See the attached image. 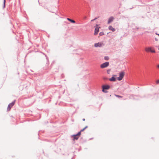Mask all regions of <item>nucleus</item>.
Returning a JSON list of instances; mask_svg holds the SVG:
<instances>
[{
    "mask_svg": "<svg viewBox=\"0 0 159 159\" xmlns=\"http://www.w3.org/2000/svg\"><path fill=\"white\" fill-rule=\"evenodd\" d=\"M83 121H85V119H83Z\"/></svg>",
    "mask_w": 159,
    "mask_h": 159,
    "instance_id": "412c9836",
    "label": "nucleus"
},
{
    "mask_svg": "<svg viewBox=\"0 0 159 159\" xmlns=\"http://www.w3.org/2000/svg\"><path fill=\"white\" fill-rule=\"evenodd\" d=\"M88 127V126H86L85 128H83L81 130L80 132V133L81 132L83 131L86 128Z\"/></svg>",
    "mask_w": 159,
    "mask_h": 159,
    "instance_id": "2eb2a0df",
    "label": "nucleus"
},
{
    "mask_svg": "<svg viewBox=\"0 0 159 159\" xmlns=\"http://www.w3.org/2000/svg\"><path fill=\"white\" fill-rule=\"evenodd\" d=\"M15 103V101L9 104L7 108L8 111H9L10 110L11 108L14 105Z\"/></svg>",
    "mask_w": 159,
    "mask_h": 159,
    "instance_id": "39448f33",
    "label": "nucleus"
},
{
    "mask_svg": "<svg viewBox=\"0 0 159 159\" xmlns=\"http://www.w3.org/2000/svg\"><path fill=\"white\" fill-rule=\"evenodd\" d=\"M87 18V17L86 16H85L84 17V19H86Z\"/></svg>",
    "mask_w": 159,
    "mask_h": 159,
    "instance_id": "6ab92c4d",
    "label": "nucleus"
},
{
    "mask_svg": "<svg viewBox=\"0 0 159 159\" xmlns=\"http://www.w3.org/2000/svg\"><path fill=\"white\" fill-rule=\"evenodd\" d=\"M102 91L106 93L107 91H105L104 89H108L110 88V86L109 85H104L102 86Z\"/></svg>",
    "mask_w": 159,
    "mask_h": 159,
    "instance_id": "20e7f679",
    "label": "nucleus"
},
{
    "mask_svg": "<svg viewBox=\"0 0 159 159\" xmlns=\"http://www.w3.org/2000/svg\"><path fill=\"white\" fill-rule=\"evenodd\" d=\"M100 28V27H98V25H96V27L95 30V32L94 33V35H96L98 34V32L99 31V28Z\"/></svg>",
    "mask_w": 159,
    "mask_h": 159,
    "instance_id": "6e6552de",
    "label": "nucleus"
},
{
    "mask_svg": "<svg viewBox=\"0 0 159 159\" xmlns=\"http://www.w3.org/2000/svg\"><path fill=\"white\" fill-rule=\"evenodd\" d=\"M103 79L104 80H107L108 78L106 77H104L103 78Z\"/></svg>",
    "mask_w": 159,
    "mask_h": 159,
    "instance_id": "a211bd4d",
    "label": "nucleus"
},
{
    "mask_svg": "<svg viewBox=\"0 0 159 159\" xmlns=\"http://www.w3.org/2000/svg\"><path fill=\"white\" fill-rule=\"evenodd\" d=\"M109 80L111 81H116V78L114 77H112Z\"/></svg>",
    "mask_w": 159,
    "mask_h": 159,
    "instance_id": "9b49d317",
    "label": "nucleus"
},
{
    "mask_svg": "<svg viewBox=\"0 0 159 159\" xmlns=\"http://www.w3.org/2000/svg\"><path fill=\"white\" fill-rule=\"evenodd\" d=\"M157 67L159 68V65L157 66Z\"/></svg>",
    "mask_w": 159,
    "mask_h": 159,
    "instance_id": "4be33fe9",
    "label": "nucleus"
},
{
    "mask_svg": "<svg viewBox=\"0 0 159 159\" xmlns=\"http://www.w3.org/2000/svg\"><path fill=\"white\" fill-rule=\"evenodd\" d=\"M115 96L117 97H118V98H122V97L121 96H120V95H116V94H115Z\"/></svg>",
    "mask_w": 159,
    "mask_h": 159,
    "instance_id": "4468645a",
    "label": "nucleus"
},
{
    "mask_svg": "<svg viewBox=\"0 0 159 159\" xmlns=\"http://www.w3.org/2000/svg\"><path fill=\"white\" fill-rule=\"evenodd\" d=\"M67 19L69 20L71 22L73 23H75V21L73 20H71L70 19H69V18H67Z\"/></svg>",
    "mask_w": 159,
    "mask_h": 159,
    "instance_id": "f8f14e48",
    "label": "nucleus"
},
{
    "mask_svg": "<svg viewBox=\"0 0 159 159\" xmlns=\"http://www.w3.org/2000/svg\"><path fill=\"white\" fill-rule=\"evenodd\" d=\"M114 19V18L113 17H111L108 20V24H110V23H111L112 21H113Z\"/></svg>",
    "mask_w": 159,
    "mask_h": 159,
    "instance_id": "1a4fd4ad",
    "label": "nucleus"
},
{
    "mask_svg": "<svg viewBox=\"0 0 159 159\" xmlns=\"http://www.w3.org/2000/svg\"><path fill=\"white\" fill-rule=\"evenodd\" d=\"M104 58L106 60H108L109 59V57H105Z\"/></svg>",
    "mask_w": 159,
    "mask_h": 159,
    "instance_id": "dca6fc26",
    "label": "nucleus"
},
{
    "mask_svg": "<svg viewBox=\"0 0 159 159\" xmlns=\"http://www.w3.org/2000/svg\"><path fill=\"white\" fill-rule=\"evenodd\" d=\"M101 34H102V33H100V35Z\"/></svg>",
    "mask_w": 159,
    "mask_h": 159,
    "instance_id": "5701e85b",
    "label": "nucleus"
},
{
    "mask_svg": "<svg viewBox=\"0 0 159 159\" xmlns=\"http://www.w3.org/2000/svg\"><path fill=\"white\" fill-rule=\"evenodd\" d=\"M114 76H116V75H114Z\"/></svg>",
    "mask_w": 159,
    "mask_h": 159,
    "instance_id": "393cba45",
    "label": "nucleus"
},
{
    "mask_svg": "<svg viewBox=\"0 0 159 159\" xmlns=\"http://www.w3.org/2000/svg\"><path fill=\"white\" fill-rule=\"evenodd\" d=\"M5 0H4L3 6H2L3 8H4L5 7Z\"/></svg>",
    "mask_w": 159,
    "mask_h": 159,
    "instance_id": "ddd939ff",
    "label": "nucleus"
},
{
    "mask_svg": "<svg viewBox=\"0 0 159 159\" xmlns=\"http://www.w3.org/2000/svg\"><path fill=\"white\" fill-rule=\"evenodd\" d=\"M96 19H93V20H91V21H93L94 20H96Z\"/></svg>",
    "mask_w": 159,
    "mask_h": 159,
    "instance_id": "aec40b11",
    "label": "nucleus"
},
{
    "mask_svg": "<svg viewBox=\"0 0 159 159\" xmlns=\"http://www.w3.org/2000/svg\"><path fill=\"white\" fill-rule=\"evenodd\" d=\"M109 65V63L108 62H106L102 64L101 65V67L102 68H105L108 66Z\"/></svg>",
    "mask_w": 159,
    "mask_h": 159,
    "instance_id": "423d86ee",
    "label": "nucleus"
},
{
    "mask_svg": "<svg viewBox=\"0 0 159 159\" xmlns=\"http://www.w3.org/2000/svg\"><path fill=\"white\" fill-rule=\"evenodd\" d=\"M108 28L110 30H111L113 32H114L115 31V29L113 28L111 26H110Z\"/></svg>",
    "mask_w": 159,
    "mask_h": 159,
    "instance_id": "9d476101",
    "label": "nucleus"
},
{
    "mask_svg": "<svg viewBox=\"0 0 159 159\" xmlns=\"http://www.w3.org/2000/svg\"><path fill=\"white\" fill-rule=\"evenodd\" d=\"M125 74V72L124 71H121L120 73L119 77L117 78V80L119 81L121 80L124 77Z\"/></svg>",
    "mask_w": 159,
    "mask_h": 159,
    "instance_id": "f257e3e1",
    "label": "nucleus"
},
{
    "mask_svg": "<svg viewBox=\"0 0 159 159\" xmlns=\"http://www.w3.org/2000/svg\"><path fill=\"white\" fill-rule=\"evenodd\" d=\"M81 134V133H80V132H79L77 134L72 135L71 136V137L73 138V140L74 141L75 140H77L79 139Z\"/></svg>",
    "mask_w": 159,
    "mask_h": 159,
    "instance_id": "f03ea898",
    "label": "nucleus"
},
{
    "mask_svg": "<svg viewBox=\"0 0 159 159\" xmlns=\"http://www.w3.org/2000/svg\"><path fill=\"white\" fill-rule=\"evenodd\" d=\"M156 83L157 84H159V80H157L156 81Z\"/></svg>",
    "mask_w": 159,
    "mask_h": 159,
    "instance_id": "f3484780",
    "label": "nucleus"
},
{
    "mask_svg": "<svg viewBox=\"0 0 159 159\" xmlns=\"http://www.w3.org/2000/svg\"><path fill=\"white\" fill-rule=\"evenodd\" d=\"M101 34H102V33H100V35Z\"/></svg>",
    "mask_w": 159,
    "mask_h": 159,
    "instance_id": "b1692460",
    "label": "nucleus"
},
{
    "mask_svg": "<svg viewBox=\"0 0 159 159\" xmlns=\"http://www.w3.org/2000/svg\"><path fill=\"white\" fill-rule=\"evenodd\" d=\"M145 51L147 52H151L155 53V51L152 47H147L145 48Z\"/></svg>",
    "mask_w": 159,
    "mask_h": 159,
    "instance_id": "7ed1b4c3",
    "label": "nucleus"
},
{
    "mask_svg": "<svg viewBox=\"0 0 159 159\" xmlns=\"http://www.w3.org/2000/svg\"><path fill=\"white\" fill-rule=\"evenodd\" d=\"M103 44V43L102 42H99L98 43H95L94 44V47L96 48L98 47H101L102 46Z\"/></svg>",
    "mask_w": 159,
    "mask_h": 159,
    "instance_id": "0eeeda50",
    "label": "nucleus"
}]
</instances>
